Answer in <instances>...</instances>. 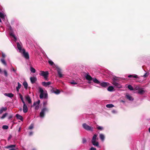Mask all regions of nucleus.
Masks as SVG:
<instances>
[{"mask_svg": "<svg viewBox=\"0 0 150 150\" xmlns=\"http://www.w3.org/2000/svg\"><path fill=\"white\" fill-rule=\"evenodd\" d=\"M98 135L97 134H95L93 135L91 140V143L94 146L100 148L99 143L98 141V138L97 137Z\"/></svg>", "mask_w": 150, "mask_h": 150, "instance_id": "f257e3e1", "label": "nucleus"}, {"mask_svg": "<svg viewBox=\"0 0 150 150\" xmlns=\"http://www.w3.org/2000/svg\"><path fill=\"white\" fill-rule=\"evenodd\" d=\"M39 92L40 93V99L43 98H47V94L46 91H44L42 88L39 87Z\"/></svg>", "mask_w": 150, "mask_h": 150, "instance_id": "f03ea898", "label": "nucleus"}, {"mask_svg": "<svg viewBox=\"0 0 150 150\" xmlns=\"http://www.w3.org/2000/svg\"><path fill=\"white\" fill-rule=\"evenodd\" d=\"M39 74L40 76H43L45 80H48V77L49 74L48 71H40Z\"/></svg>", "mask_w": 150, "mask_h": 150, "instance_id": "7ed1b4c3", "label": "nucleus"}, {"mask_svg": "<svg viewBox=\"0 0 150 150\" xmlns=\"http://www.w3.org/2000/svg\"><path fill=\"white\" fill-rule=\"evenodd\" d=\"M82 126L84 129L87 131L93 132V127L87 125L86 123H83Z\"/></svg>", "mask_w": 150, "mask_h": 150, "instance_id": "20e7f679", "label": "nucleus"}, {"mask_svg": "<svg viewBox=\"0 0 150 150\" xmlns=\"http://www.w3.org/2000/svg\"><path fill=\"white\" fill-rule=\"evenodd\" d=\"M48 109L46 108H42L41 110V111L40 114V117L41 118H43L44 116L45 112L46 111H48Z\"/></svg>", "mask_w": 150, "mask_h": 150, "instance_id": "39448f33", "label": "nucleus"}, {"mask_svg": "<svg viewBox=\"0 0 150 150\" xmlns=\"http://www.w3.org/2000/svg\"><path fill=\"white\" fill-rule=\"evenodd\" d=\"M55 67L57 69V73L59 77L60 78L62 77L63 76V75L62 74L61 69L58 67L57 65L55 66Z\"/></svg>", "mask_w": 150, "mask_h": 150, "instance_id": "423d86ee", "label": "nucleus"}, {"mask_svg": "<svg viewBox=\"0 0 150 150\" xmlns=\"http://www.w3.org/2000/svg\"><path fill=\"white\" fill-rule=\"evenodd\" d=\"M112 83L117 88H120L122 87V86L120 84L114 80L113 81Z\"/></svg>", "mask_w": 150, "mask_h": 150, "instance_id": "0eeeda50", "label": "nucleus"}, {"mask_svg": "<svg viewBox=\"0 0 150 150\" xmlns=\"http://www.w3.org/2000/svg\"><path fill=\"white\" fill-rule=\"evenodd\" d=\"M17 47L19 52L20 53L22 52H23V51L24 50H25L24 49L22 48L21 45H20L18 42L17 43Z\"/></svg>", "mask_w": 150, "mask_h": 150, "instance_id": "6e6552de", "label": "nucleus"}, {"mask_svg": "<svg viewBox=\"0 0 150 150\" xmlns=\"http://www.w3.org/2000/svg\"><path fill=\"white\" fill-rule=\"evenodd\" d=\"M110 85V84L106 82H100V85L103 87H106Z\"/></svg>", "mask_w": 150, "mask_h": 150, "instance_id": "1a4fd4ad", "label": "nucleus"}, {"mask_svg": "<svg viewBox=\"0 0 150 150\" xmlns=\"http://www.w3.org/2000/svg\"><path fill=\"white\" fill-rule=\"evenodd\" d=\"M21 53L23 54V55L26 59H27L29 58L28 54L27 52H25V50H24L23 52H21Z\"/></svg>", "mask_w": 150, "mask_h": 150, "instance_id": "9d476101", "label": "nucleus"}, {"mask_svg": "<svg viewBox=\"0 0 150 150\" xmlns=\"http://www.w3.org/2000/svg\"><path fill=\"white\" fill-rule=\"evenodd\" d=\"M28 108L27 105H26L25 103H23V112L24 113H26L28 112Z\"/></svg>", "mask_w": 150, "mask_h": 150, "instance_id": "9b49d317", "label": "nucleus"}, {"mask_svg": "<svg viewBox=\"0 0 150 150\" xmlns=\"http://www.w3.org/2000/svg\"><path fill=\"white\" fill-rule=\"evenodd\" d=\"M9 29L11 30V32L10 33V35L11 36H12L14 39L15 41H16L17 40V38L16 37L15 35L12 32V28L11 26H9Z\"/></svg>", "mask_w": 150, "mask_h": 150, "instance_id": "f8f14e48", "label": "nucleus"}, {"mask_svg": "<svg viewBox=\"0 0 150 150\" xmlns=\"http://www.w3.org/2000/svg\"><path fill=\"white\" fill-rule=\"evenodd\" d=\"M126 98L130 101L133 100L134 98L133 97L128 94H127L126 95Z\"/></svg>", "mask_w": 150, "mask_h": 150, "instance_id": "ddd939ff", "label": "nucleus"}, {"mask_svg": "<svg viewBox=\"0 0 150 150\" xmlns=\"http://www.w3.org/2000/svg\"><path fill=\"white\" fill-rule=\"evenodd\" d=\"M5 15L4 13L0 12V18H1L3 20H4L5 19ZM1 22V20L0 18V22Z\"/></svg>", "mask_w": 150, "mask_h": 150, "instance_id": "4468645a", "label": "nucleus"}, {"mask_svg": "<svg viewBox=\"0 0 150 150\" xmlns=\"http://www.w3.org/2000/svg\"><path fill=\"white\" fill-rule=\"evenodd\" d=\"M16 146L15 145H11L9 146H7L5 147V148L7 149H9L11 148V149H9V150H15V149L13 148L15 147Z\"/></svg>", "mask_w": 150, "mask_h": 150, "instance_id": "2eb2a0df", "label": "nucleus"}, {"mask_svg": "<svg viewBox=\"0 0 150 150\" xmlns=\"http://www.w3.org/2000/svg\"><path fill=\"white\" fill-rule=\"evenodd\" d=\"M85 78L88 81H91L93 79L88 74L86 75Z\"/></svg>", "mask_w": 150, "mask_h": 150, "instance_id": "dca6fc26", "label": "nucleus"}, {"mask_svg": "<svg viewBox=\"0 0 150 150\" xmlns=\"http://www.w3.org/2000/svg\"><path fill=\"white\" fill-rule=\"evenodd\" d=\"M51 83L50 82H42V84L44 86L47 87L49 85H50Z\"/></svg>", "mask_w": 150, "mask_h": 150, "instance_id": "f3484780", "label": "nucleus"}, {"mask_svg": "<svg viewBox=\"0 0 150 150\" xmlns=\"http://www.w3.org/2000/svg\"><path fill=\"white\" fill-rule=\"evenodd\" d=\"M52 93H54L57 95L59 94L60 93V91L57 89H56L55 90H52Z\"/></svg>", "mask_w": 150, "mask_h": 150, "instance_id": "a211bd4d", "label": "nucleus"}, {"mask_svg": "<svg viewBox=\"0 0 150 150\" xmlns=\"http://www.w3.org/2000/svg\"><path fill=\"white\" fill-rule=\"evenodd\" d=\"M99 137L102 141L103 142L104 141L105 138V136L103 134H99Z\"/></svg>", "mask_w": 150, "mask_h": 150, "instance_id": "6ab92c4d", "label": "nucleus"}, {"mask_svg": "<svg viewBox=\"0 0 150 150\" xmlns=\"http://www.w3.org/2000/svg\"><path fill=\"white\" fill-rule=\"evenodd\" d=\"M30 80L32 83L35 82L37 80V79L35 77H31L30 78Z\"/></svg>", "mask_w": 150, "mask_h": 150, "instance_id": "aec40b11", "label": "nucleus"}, {"mask_svg": "<svg viewBox=\"0 0 150 150\" xmlns=\"http://www.w3.org/2000/svg\"><path fill=\"white\" fill-rule=\"evenodd\" d=\"M25 99L30 104L31 103V99L29 96H27L25 97Z\"/></svg>", "mask_w": 150, "mask_h": 150, "instance_id": "412c9836", "label": "nucleus"}, {"mask_svg": "<svg viewBox=\"0 0 150 150\" xmlns=\"http://www.w3.org/2000/svg\"><path fill=\"white\" fill-rule=\"evenodd\" d=\"M92 80L93 82L94 83L100 85V82L97 79H96V78H95L93 79Z\"/></svg>", "mask_w": 150, "mask_h": 150, "instance_id": "4be33fe9", "label": "nucleus"}, {"mask_svg": "<svg viewBox=\"0 0 150 150\" xmlns=\"http://www.w3.org/2000/svg\"><path fill=\"white\" fill-rule=\"evenodd\" d=\"M16 117L17 119L20 120L22 121L23 120V117L22 116H21V115H20L18 114H17L16 115Z\"/></svg>", "mask_w": 150, "mask_h": 150, "instance_id": "5701e85b", "label": "nucleus"}, {"mask_svg": "<svg viewBox=\"0 0 150 150\" xmlns=\"http://www.w3.org/2000/svg\"><path fill=\"white\" fill-rule=\"evenodd\" d=\"M4 95L5 96H7L8 97H10V98L13 97V96H14L13 95V94H12V93H5Z\"/></svg>", "mask_w": 150, "mask_h": 150, "instance_id": "b1692460", "label": "nucleus"}, {"mask_svg": "<svg viewBox=\"0 0 150 150\" xmlns=\"http://www.w3.org/2000/svg\"><path fill=\"white\" fill-rule=\"evenodd\" d=\"M21 84L19 83H18V86L16 87V91L17 92H18L19 89L21 88Z\"/></svg>", "mask_w": 150, "mask_h": 150, "instance_id": "393cba45", "label": "nucleus"}, {"mask_svg": "<svg viewBox=\"0 0 150 150\" xmlns=\"http://www.w3.org/2000/svg\"><path fill=\"white\" fill-rule=\"evenodd\" d=\"M7 110V108L6 107L1 108L0 109V114H1L4 111H5Z\"/></svg>", "mask_w": 150, "mask_h": 150, "instance_id": "a878e982", "label": "nucleus"}, {"mask_svg": "<svg viewBox=\"0 0 150 150\" xmlns=\"http://www.w3.org/2000/svg\"><path fill=\"white\" fill-rule=\"evenodd\" d=\"M23 85L24 86V88L25 89H27L28 87V84L26 81H24L23 82Z\"/></svg>", "mask_w": 150, "mask_h": 150, "instance_id": "bb28decb", "label": "nucleus"}, {"mask_svg": "<svg viewBox=\"0 0 150 150\" xmlns=\"http://www.w3.org/2000/svg\"><path fill=\"white\" fill-rule=\"evenodd\" d=\"M96 128L98 130H100L101 131L103 130L104 129V128L103 127L99 126L98 125H96Z\"/></svg>", "mask_w": 150, "mask_h": 150, "instance_id": "cd10ccee", "label": "nucleus"}, {"mask_svg": "<svg viewBox=\"0 0 150 150\" xmlns=\"http://www.w3.org/2000/svg\"><path fill=\"white\" fill-rule=\"evenodd\" d=\"M114 89V88L112 86H109L107 90L108 91H112Z\"/></svg>", "mask_w": 150, "mask_h": 150, "instance_id": "c85d7f7f", "label": "nucleus"}, {"mask_svg": "<svg viewBox=\"0 0 150 150\" xmlns=\"http://www.w3.org/2000/svg\"><path fill=\"white\" fill-rule=\"evenodd\" d=\"M40 103V101L39 100H38L37 101L34 102L32 106H34V105H39V104Z\"/></svg>", "mask_w": 150, "mask_h": 150, "instance_id": "c756f323", "label": "nucleus"}, {"mask_svg": "<svg viewBox=\"0 0 150 150\" xmlns=\"http://www.w3.org/2000/svg\"><path fill=\"white\" fill-rule=\"evenodd\" d=\"M128 77L129 78L130 77H133L134 78H137V75H130L128 76Z\"/></svg>", "mask_w": 150, "mask_h": 150, "instance_id": "7c9ffc66", "label": "nucleus"}, {"mask_svg": "<svg viewBox=\"0 0 150 150\" xmlns=\"http://www.w3.org/2000/svg\"><path fill=\"white\" fill-rule=\"evenodd\" d=\"M30 71L33 73H35L36 71L35 69L32 67H30Z\"/></svg>", "mask_w": 150, "mask_h": 150, "instance_id": "2f4dec72", "label": "nucleus"}, {"mask_svg": "<svg viewBox=\"0 0 150 150\" xmlns=\"http://www.w3.org/2000/svg\"><path fill=\"white\" fill-rule=\"evenodd\" d=\"M114 106V105L112 104H107L106 105V107L108 108H112Z\"/></svg>", "mask_w": 150, "mask_h": 150, "instance_id": "473e14b6", "label": "nucleus"}, {"mask_svg": "<svg viewBox=\"0 0 150 150\" xmlns=\"http://www.w3.org/2000/svg\"><path fill=\"white\" fill-rule=\"evenodd\" d=\"M48 63L51 66H53V65H54L55 67V66L56 65H55L54 64V63L51 60H49L48 61Z\"/></svg>", "mask_w": 150, "mask_h": 150, "instance_id": "72a5a7b5", "label": "nucleus"}, {"mask_svg": "<svg viewBox=\"0 0 150 150\" xmlns=\"http://www.w3.org/2000/svg\"><path fill=\"white\" fill-rule=\"evenodd\" d=\"M144 92L145 91L144 90H141L139 91H138V93L142 95L143 94Z\"/></svg>", "mask_w": 150, "mask_h": 150, "instance_id": "f704fd0d", "label": "nucleus"}, {"mask_svg": "<svg viewBox=\"0 0 150 150\" xmlns=\"http://www.w3.org/2000/svg\"><path fill=\"white\" fill-rule=\"evenodd\" d=\"M1 62L4 65H6V63L4 59H1Z\"/></svg>", "mask_w": 150, "mask_h": 150, "instance_id": "c9c22d12", "label": "nucleus"}, {"mask_svg": "<svg viewBox=\"0 0 150 150\" xmlns=\"http://www.w3.org/2000/svg\"><path fill=\"white\" fill-rule=\"evenodd\" d=\"M128 88L130 90H133V87L131 85H129L127 86Z\"/></svg>", "mask_w": 150, "mask_h": 150, "instance_id": "e433bc0d", "label": "nucleus"}, {"mask_svg": "<svg viewBox=\"0 0 150 150\" xmlns=\"http://www.w3.org/2000/svg\"><path fill=\"white\" fill-rule=\"evenodd\" d=\"M8 128V127L7 125H4L2 126V128L4 129H7Z\"/></svg>", "mask_w": 150, "mask_h": 150, "instance_id": "4c0bfd02", "label": "nucleus"}, {"mask_svg": "<svg viewBox=\"0 0 150 150\" xmlns=\"http://www.w3.org/2000/svg\"><path fill=\"white\" fill-rule=\"evenodd\" d=\"M8 114L7 113H5L4 114H3L2 116L1 117V119H3L5 117H6V116Z\"/></svg>", "mask_w": 150, "mask_h": 150, "instance_id": "58836bf2", "label": "nucleus"}, {"mask_svg": "<svg viewBox=\"0 0 150 150\" xmlns=\"http://www.w3.org/2000/svg\"><path fill=\"white\" fill-rule=\"evenodd\" d=\"M70 83L72 84L75 85L77 84V83L75 82L74 81H72L70 82Z\"/></svg>", "mask_w": 150, "mask_h": 150, "instance_id": "ea45409f", "label": "nucleus"}, {"mask_svg": "<svg viewBox=\"0 0 150 150\" xmlns=\"http://www.w3.org/2000/svg\"><path fill=\"white\" fill-rule=\"evenodd\" d=\"M35 106V110H38L39 109V105H34Z\"/></svg>", "mask_w": 150, "mask_h": 150, "instance_id": "a19ab883", "label": "nucleus"}, {"mask_svg": "<svg viewBox=\"0 0 150 150\" xmlns=\"http://www.w3.org/2000/svg\"><path fill=\"white\" fill-rule=\"evenodd\" d=\"M20 97L23 103H25V102L23 100V99L22 96L21 95H20Z\"/></svg>", "mask_w": 150, "mask_h": 150, "instance_id": "79ce46f5", "label": "nucleus"}, {"mask_svg": "<svg viewBox=\"0 0 150 150\" xmlns=\"http://www.w3.org/2000/svg\"><path fill=\"white\" fill-rule=\"evenodd\" d=\"M33 124H31L29 127V129H31L33 128Z\"/></svg>", "mask_w": 150, "mask_h": 150, "instance_id": "37998d69", "label": "nucleus"}, {"mask_svg": "<svg viewBox=\"0 0 150 150\" xmlns=\"http://www.w3.org/2000/svg\"><path fill=\"white\" fill-rule=\"evenodd\" d=\"M4 75L6 77L7 76H8V74L6 71V70H4Z\"/></svg>", "mask_w": 150, "mask_h": 150, "instance_id": "c03bdc74", "label": "nucleus"}, {"mask_svg": "<svg viewBox=\"0 0 150 150\" xmlns=\"http://www.w3.org/2000/svg\"><path fill=\"white\" fill-rule=\"evenodd\" d=\"M86 139L85 138H83L82 140V142L84 144L86 143Z\"/></svg>", "mask_w": 150, "mask_h": 150, "instance_id": "a18cd8bd", "label": "nucleus"}, {"mask_svg": "<svg viewBox=\"0 0 150 150\" xmlns=\"http://www.w3.org/2000/svg\"><path fill=\"white\" fill-rule=\"evenodd\" d=\"M47 105V101L44 102L43 103V106H45V105Z\"/></svg>", "mask_w": 150, "mask_h": 150, "instance_id": "49530a36", "label": "nucleus"}, {"mask_svg": "<svg viewBox=\"0 0 150 150\" xmlns=\"http://www.w3.org/2000/svg\"><path fill=\"white\" fill-rule=\"evenodd\" d=\"M90 150H96V148L92 147L91 148Z\"/></svg>", "mask_w": 150, "mask_h": 150, "instance_id": "de8ad7c7", "label": "nucleus"}, {"mask_svg": "<svg viewBox=\"0 0 150 150\" xmlns=\"http://www.w3.org/2000/svg\"><path fill=\"white\" fill-rule=\"evenodd\" d=\"M33 132H30L29 133V135L30 136H31L33 134Z\"/></svg>", "mask_w": 150, "mask_h": 150, "instance_id": "09e8293b", "label": "nucleus"}, {"mask_svg": "<svg viewBox=\"0 0 150 150\" xmlns=\"http://www.w3.org/2000/svg\"><path fill=\"white\" fill-rule=\"evenodd\" d=\"M5 54L3 53H2V57H5Z\"/></svg>", "mask_w": 150, "mask_h": 150, "instance_id": "8fccbe9b", "label": "nucleus"}, {"mask_svg": "<svg viewBox=\"0 0 150 150\" xmlns=\"http://www.w3.org/2000/svg\"><path fill=\"white\" fill-rule=\"evenodd\" d=\"M112 112L113 113H115L116 112V111L115 110H113L112 111Z\"/></svg>", "mask_w": 150, "mask_h": 150, "instance_id": "3c124183", "label": "nucleus"}, {"mask_svg": "<svg viewBox=\"0 0 150 150\" xmlns=\"http://www.w3.org/2000/svg\"><path fill=\"white\" fill-rule=\"evenodd\" d=\"M146 74H147V73H146L144 75H143V77H144V78L145 77H146V76H146Z\"/></svg>", "mask_w": 150, "mask_h": 150, "instance_id": "603ef678", "label": "nucleus"}, {"mask_svg": "<svg viewBox=\"0 0 150 150\" xmlns=\"http://www.w3.org/2000/svg\"><path fill=\"white\" fill-rule=\"evenodd\" d=\"M12 70L13 71H14V72H15L16 70H15L14 68H13V67H12Z\"/></svg>", "mask_w": 150, "mask_h": 150, "instance_id": "864d4df0", "label": "nucleus"}, {"mask_svg": "<svg viewBox=\"0 0 150 150\" xmlns=\"http://www.w3.org/2000/svg\"><path fill=\"white\" fill-rule=\"evenodd\" d=\"M11 135H10V136L9 137H8V140H9V139H10L11 138Z\"/></svg>", "mask_w": 150, "mask_h": 150, "instance_id": "5fc2aeb1", "label": "nucleus"}, {"mask_svg": "<svg viewBox=\"0 0 150 150\" xmlns=\"http://www.w3.org/2000/svg\"><path fill=\"white\" fill-rule=\"evenodd\" d=\"M12 116H10L9 117H8V119H11V117H12Z\"/></svg>", "mask_w": 150, "mask_h": 150, "instance_id": "6e6d98bb", "label": "nucleus"}, {"mask_svg": "<svg viewBox=\"0 0 150 150\" xmlns=\"http://www.w3.org/2000/svg\"><path fill=\"white\" fill-rule=\"evenodd\" d=\"M91 81H88V83H91Z\"/></svg>", "mask_w": 150, "mask_h": 150, "instance_id": "4d7b16f0", "label": "nucleus"}, {"mask_svg": "<svg viewBox=\"0 0 150 150\" xmlns=\"http://www.w3.org/2000/svg\"><path fill=\"white\" fill-rule=\"evenodd\" d=\"M32 150H36V149L35 148L33 149Z\"/></svg>", "mask_w": 150, "mask_h": 150, "instance_id": "13d9d810", "label": "nucleus"}, {"mask_svg": "<svg viewBox=\"0 0 150 150\" xmlns=\"http://www.w3.org/2000/svg\"><path fill=\"white\" fill-rule=\"evenodd\" d=\"M149 131L150 132V128L149 129Z\"/></svg>", "mask_w": 150, "mask_h": 150, "instance_id": "bf43d9fd", "label": "nucleus"}, {"mask_svg": "<svg viewBox=\"0 0 150 150\" xmlns=\"http://www.w3.org/2000/svg\"><path fill=\"white\" fill-rule=\"evenodd\" d=\"M20 128H19V131H20Z\"/></svg>", "mask_w": 150, "mask_h": 150, "instance_id": "052dcab7", "label": "nucleus"}, {"mask_svg": "<svg viewBox=\"0 0 150 150\" xmlns=\"http://www.w3.org/2000/svg\"><path fill=\"white\" fill-rule=\"evenodd\" d=\"M23 150H26L25 149H24Z\"/></svg>", "mask_w": 150, "mask_h": 150, "instance_id": "680f3d73", "label": "nucleus"}]
</instances>
